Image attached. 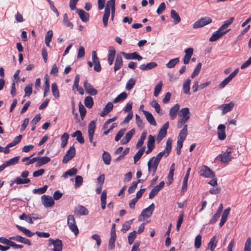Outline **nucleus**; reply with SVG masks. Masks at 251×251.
I'll list each match as a JSON object with an SVG mask.
<instances>
[{"instance_id": "nucleus-1", "label": "nucleus", "mask_w": 251, "mask_h": 251, "mask_svg": "<svg viewBox=\"0 0 251 251\" xmlns=\"http://www.w3.org/2000/svg\"><path fill=\"white\" fill-rule=\"evenodd\" d=\"M115 0H109L107 1L104 9V13L102 17V23L104 27L108 24V20L111 10V15L114 16L115 13Z\"/></svg>"}, {"instance_id": "nucleus-2", "label": "nucleus", "mask_w": 251, "mask_h": 251, "mask_svg": "<svg viewBox=\"0 0 251 251\" xmlns=\"http://www.w3.org/2000/svg\"><path fill=\"white\" fill-rule=\"evenodd\" d=\"M172 145V140L171 139L169 138L166 142V146L165 150L158 153L156 156L152 157V158L153 159V160H155L159 163L161 158L163 155L168 156L171 151Z\"/></svg>"}, {"instance_id": "nucleus-3", "label": "nucleus", "mask_w": 251, "mask_h": 251, "mask_svg": "<svg viewBox=\"0 0 251 251\" xmlns=\"http://www.w3.org/2000/svg\"><path fill=\"white\" fill-rule=\"evenodd\" d=\"M67 225L69 229L76 236L79 232L74 216L69 215L67 216Z\"/></svg>"}, {"instance_id": "nucleus-4", "label": "nucleus", "mask_w": 251, "mask_h": 251, "mask_svg": "<svg viewBox=\"0 0 251 251\" xmlns=\"http://www.w3.org/2000/svg\"><path fill=\"white\" fill-rule=\"evenodd\" d=\"M212 22V20L210 17H205L201 18L200 19L195 22L193 24V27L194 29L201 28L211 23Z\"/></svg>"}, {"instance_id": "nucleus-5", "label": "nucleus", "mask_w": 251, "mask_h": 251, "mask_svg": "<svg viewBox=\"0 0 251 251\" xmlns=\"http://www.w3.org/2000/svg\"><path fill=\"white\" fill-rule=\"evenodd\" d=\"M51 245L53 246V251H62L63 244L61 240L59 239L54 240L50 238L48 240V246L50 247Z\"/></svg>"}, {"instance_id": "nucleus-6", "label": "nucleus", "mask_w": 251, "mask_h": 251, "mask_svg": "<svg viewBox=\"0 0 251 251\" xmlns=\"http://www.w3.org/2000/svg\"><path fill=\"white\" fill-rule=\"evenodd\" d=\"M116 225L115 224H113L112 225V227L110 231V238L109 240L108 244V249L109 250H112L115 248V242L116 239Z\"/></svg>"}, {"instance_id": "nucleus-7", "label": "nucleus", "mask_w": 251, "mask_h": 251, "mask_svg": "<svg viewBox=\"0 0 251 251\" xmlns=\"http://www.w3.org/2000/svg\"><path fill=\"white\" fill-rule=\"evenodd\" d=\"M200 175L206 178H213L215 176V174L209 167L206 166H202L200 172Z\"/></svg>"}, {"instance_id": "nucleus-8", "label": "nucleus", "mask_w": 251, "mask_h": 251, "mask_svg": "<svg viewBox=\"0 0 251 251\" xmlns=\"http://www.w3.org/2000/svg\"><path fill=\"white\" fill-rule=\"evenodd\" d=\"M75 155V149L74 146L70 147L66 154L64 156L62 163L66 164L72 159Z\"/></svg>"}, {"instance_id": "nucleus-9", "label": "nucleus", "mask_w": 251, "mask_h": 251, "mask_svg": "<svg viewBox=\"0 0 251 251\" xmlns=\"http://www.w3.org/2000/svg\"><path fill=\"white\" fill-rule=\"evenodd\" d=\"M159 162L153 160L151 158L148 162V171L149 172H151L152 176H153L156 173Z\"/></svg>"}, {"instance_id": "nucleus-10", "label": "nucleus", "mask_w": 251, "mask_h": 251, "mask_svg": "<svg viewBox=\"0 0 251 251\" xmlns=\"http://www.w3.org/2000/svg\"><path fill=\"white\" fill-rule=\"evenodd\" d=\"M41 201L45 207H50L54 204V201L51 196L44 195L41 197Z\"/></svg>"}, {"instance_id": "nucleus-11", "label": "nucleus", "mask_w": 251, "mask_h": 251, "mask_svg": "<svg viewBox=\"0 0 251 251\" xmlns=\"http://www.w3.org/2000/svg\"><path fill=\"white\" fill-rule=\"evenodd\" d=\"M83 86L86 92L90 95L95 96L98 94V91L95 89L91 84L85 80L83 83Z\"/></svg>"}, {"instance_id": "nucleus-12", "label": "nucleus", "mask_w": 251, "mask_h": 251, "mask_svg": "<svg viewBox=\"0 0 251 251\" xmlns=\"http://www.w3.org/2000/svg\"><path fill=\"white\" fill-rule=\"evenodd\" d=\"M121 54H122L124 57L128 60L130 59H137L138 61H141L143 57L141 55L138 54L137 52H133L132 53H126L125 52L122 51L121 52Z\"/></svg>"}, {"instance_id": "nucleus-13", "label": "nucleus", "mask_w": 251, "mask_h": 251, "mask_svg": "<svg viewBox=\"0 0 251 251\" xmlns=\"http://www.w3.org/2000/svg\"><path fill=\"white\" fill-rule=\"evenodd\" d=\"M164 184L165 183L164 181H162L159 184L154 186L150 192L149 198L150 199L153 198L158 194L159 191L164 187Z\"/></svg>"}, {"instance_id": "nucleus-14", "label": "nucleus", "mask_w": 251, "mask_h": 251, "mask_svg": "<svg viewBox=\"0 0 251 251\" xmlns=\"http://www.w3.org/2000/svg\"><path fill=\"white\" fill-rule=\"evenodd\" d=\"M230 149H228L225 152L220 155L221 161L224 163H227L230 161L232 158Z\"/></svg>"}, {"instance_id": "nucleus-15", "label": "nucleus", "mask_w": 251, "mask_h": 251, "mask_svg": "<svg viewBox=\"0 0 251 251\" xmlns=\"http://www.w3.org/2000/svg\"><path fill=\"white\" fill-rule=\"evenodd\" d=\"M190 113L189 109L188 107H185L181 109L178 114L179 117L184 121H188L190 118Z\"/></svg>"}, {"instance_id": "nucleus-16", "label": "nucleus", "mask_w": 251, "mask_h": 251, "mask_svg": "<svg viewBox=\"0 0 251 251\" xmlns=\"http://www.w3.org/2000/svg\"><path fill=\"white\" fill-rule=\"evenodd\" d=\"M154 208L155 205L153 203H152L149 206L142 211L141 215L144 217H150L151 216Z\"/></svg>"}, {"instance_id": "nucleus-17", "label": "nucleus", "mask_w": 251, "mask_h": 251, "mask_svg": "<svg viewBox=\"0 0 251 251\" xmlns=\"http://www.w3.org/2000/svg\"><path fill=\"white\" fill-rule=\"evenodd\" d=\"M229 31V29L226 30L225 32H221L218 29V30L215 31L213 33L212 35L209 38V41L210 42H214L217 41L219 38L224 36L225 34H226Z\"/></svg>"}, {"instance_id": "nucleus-18", "label": "nucleus", "mask_w": 251, "mask_h": 251, "mask_svg": "<svg viewBox=\"0 0 251 251\" xmlns=\"http://www.w3.org/2000/svg\"><path fill=\"white\" fill-rule=\"evenodd\" d=\"M135 133V129H131L127 133H126V136L121 140V143L123 145H125L128 143L132 138L133 135H134Z\"/></svg>"}, {"instance_id": "nucleus-19", "label": "nucleus", "mask_w": 251, "mask_h": 251, "mask_svg": "<svg viewBox=\"0 0 251 251\" xmlns=\"http://www.w3.org/2000/svg\"><path fill=\"white\" fill-rule=\"evenodd\" d=\"M10 240H13L17 242H19L22 243H24L25 244H26L28 246L31 245V243L30 241L25 237H23L20 235H16L15 236H12L9 238Z\"/></svg>"}, {"instance_id": "nucleus-20", "label": "nucleus", "mask_w": 251, "mask_h": 251, "mask_svg": "<svg viewBox=\"0 0 251 251\" xmlns=\"http://www.w3.org/2000/svg\"><path fill=\"white\" fill-rule=\"evenodd\" d=\"M88 212L87 209L82 205H78L74 210V214L76 215H87Z\"/></svg>"}, {"instance_id": "nucleus-21", "label": "nucleus", "mask_w": 251, "mask_h": 251, "mask_svg": "<svg viewBox=\"0 0 251 251\" xmlns=\"http://www.w3.org/2000/svg\"><path fill=\"white\" fill-rule=\"evenodd\" d=\"M76 12L83 22H87L89 19V14L83 9H76Z\"/></svg>"}, {"instance_id": "nucleus-22", "label": "nucleus", "mask_w": 251, "mask_h": 251, "mask_svg": "<svg viewBox=\"0 0 251 251\" xmlns=\"http://www.w3.org/2000/svg\"><path fill=\"white\" fill-rule=\"evenodd\" d=\"M225 129L226 126L224 125L221 124L218 126V137L221 140H224L226 137Z\"/></svg>"}, {"instance_id": "nucleus-23", "label": "nucleus", "mask_w": 251, "mask_h": 251, "mask_svg": "<svg viewBox=\"0 0 251 251\" xmlns=\"http://www.w3.org/2000/svg\"><path fill=\"white\" fill-rule=\"evenodd\" d=\"M123 65L122 57L120 55L117 54L116 57L115 62L114 66V71L115 73L119 70Z\"/></svg>"}, {"instance_id": "nucleus-24", "label": "nucleus", "mask_w": 251, "mask_h": 251, "mask_svg": "<svg viewBox=\"0 0 251 251\" xmlns=\"http://www.w3.org/2000/svg\"><path fill=\"white\" fill-rule=\"evenodd\" d=\"M179 107L180 106L178 104H176L173 107L171 108L169 114L171 120H174L176 118Z\"/></svg>"}, {"instance_id": "nucleus-25", "label": "nucleus", "mask_w": 251, "mask_h": 251, "mask_svg": "<svg viewBox=\"0 0 251 251\" xmlns=\"http://www.w3.org/2000/svg\"><path fill=\"white\" fill-rule=\"evenodd\" d=\"M143 113L145 116L148 122L152 126H156V121L151 113L146 110H143Z\"/></svg>"}, {"instance_id": "nucleus-26", "label": "nucleus", "mask_w": 251, "mask_h": 251, "mask_svg": "<svg viewBox=\"0 0 251 251\" xmlns=\"http://www.w3.org/2000/svg\"><path fill=\"white\" fill-rule=\"evenodd\" d=\"M234 103L232 102H229L227 104H223L220 106V108L222 110V113L223 114L230 111L233 107H234Z\"/></svg>"}, {"instance_id": "nucleus-27", "label": "nucleus", "mask_w": 251, "mask_h": 251, "mask_svg": "<svg viewBox=\"0 0 251 251\" xmlns=\"http://www.w3.org/2000/svg\"><path fill=\"white\" fill-rule=\"evenodd\" d=\"M230 210V208L228 207L227 208L224 210L223 214L222 215V218L221 219V221L219 223L220 227H222L225 223L226 222L227 219L228 215H229V212Z\"/></svg>"}, {"instance_id": "nucleus-28", "label": "nucleus", "mask_w": 251, "mask_h": 251, "mask_svg": "<svg viewBox=\"0 0 251 251\" xmlns=\"http://www.w3.org/2000/svg\"><path fill=\"white\" fill-rule=\"evenodd\" d=\"M50 161V158L48 156L38 157L37 162L36 164V167H40L47 164Z\"/></svg>"}, {"instance_id": "nucleus-29", "label": "nucleus", "mask_w": 251, "mask_h": 251, "mask_svg": "<svg viewBox=\"0 0 251 251\" xmlns=\"http://www.w3.org/2000/svg\"><path fill=\"white\" fill-rule=\"evenodd\" d=\"M113 105L111 102H108L104 107L103 111L100 114L101 117H104L108 114L113 109Z\"/></svg>"}, {"instance_id": "nucleus-30", "label": "nucleus", "mask_w": 251, "mask_h": 251, "mask_svg": "<svg viewBox=\"0 0 251 251\" xmlns=\"http://www.w3.org/2000/svg\"><path fill=\"white\" fill-rule=\"evenodd\" d=\"M157 63L155 62H150L147 64H142L139 66V69L142 71L149 70L154 68L157 66Z\"/></svg>"}, {"instance_id": "nucleus-31", "label": "nucleus", "mask_w": 251, "mask_h": 251, "mask_svg": "<svg viewBox=\"0 0 251 251\" xmlns=\"http://www.w3.org/2000/svg\"><path fill=\"white\" fill-rule=\"evenodd\" d=\"M109 53L108 55V61L109 64L111 65L115 58V56L116 54V51L114 48L110 47L109 49Z\"/></svg>"}, {"instance_id": "nucleus-32", "label": "nucleus", "mask_w": 251, "mask_h": 251, "mask_svg": "<svg viewBox=\"0 0 251 251\" xmlns=\"http://www.w3.org/2000/svg\"><path fill=\"white\" fill-rule=\"evenodd\" d=\"M171 17L173 19V22L175 24H178L181 21L180 16L175 10H171Z\"/></svg>"}, {"instance_id": "nucleus-33", "label": "nucleus", "mask_w": 251, "mask_h": 251, "mask_svg": "<svg viewBox=\"0 0 251 251\" xmlns=\"http://www.w3.org/2000/svg\"><path fill=\"white\" fill-rule=\"evenodd\" d=\"M73 137H76V140L80 144H83L84 143V139L82 136L81 132L80 130H76L72 135Z\"/></svg>"}, {"instance_id": "nucleus-34", "label": "nucleus", "mask_w": 251, "mask_h": 251, "mask_svg": "<svg viewBox=\"0 0 251 251\" xmlns=\"http://www.w3.org/2000/svg\"><path fill=\"white\" fill-rule=\"evenodd\" d=\"M53 36V32L51 30H49L47 31L45 36V43L47 47L50 48V42Z\"/></svg>"}, {"instance_id": "nucleus-35", "label": "nucleus", "mask_w": 251, "mask_h": 251, "mask_svg": "<svg viewBox=\"0 0 251 251\" xmlns=\"http://www.w3.org/2000/svg\"><path fill=\"white\" fill-rule=\"evenodd\" d=\"M187 125H185L179 133L178 139L184 141L187 136Z\"/></svg>"}, {"instance_id": "nucleus-36", "label": "nucleus", "mask_w": 251, "mask_h": 251, "mask_svg": "<svg viewBox=\"0 0 251 251\" xmlns=\"http://www.w3.org/2000/svg\"><path fill=\"white\" fill-rule=\"evenodd\" d=\"M145 150V147L140 148L136 153L134 155V162L135 164L142 157Z\"/></svg>"}, {"instance_id": "nucleus-37", "label": "nucleus", "mask_w": 251, "mask_h": 251, "mask_svg": "<svg viewBox=\"0 0 251 251\" xmlns=\"http://www.w3.org/2000/svg\"><path fill=\"white\" fill-rule=\"evenodd\" d=\"M16 226L20 231L23 232L27 237H32L34 234V233L32 232L29 229H26L25 227L21 226L19 225H17Z\"/></svg>"}, {"instance_id": "nucleus-38", "label": "nucleus", "mask_w": 251, "mask_h": 251, "mask_svg": "<svg viewBox=\"0 0 251 251\" xmlns=\"http://www.w3.org/2000/svg\"><path fill=\"white\" fill-rule=\"evenodd\" d=\"M30 181V180L29 178H21L20 177H17L14 179L12 183H15L17 184H23L28 183Z\"/></svg>"}, {"instance_id": "nucleus-39", "label": "nucleus", "mask_w": 251, "mask_h": 251, "mask_svg": "<svg viewBox=\"0 0 251 251\" xmlns=\"http://www.w3.org/2000/svg\"><path fill=\"white\" fill-rule=\"evenodd\" d=\"M191 83V79L187 78L183 84V89L184 93L186 94H190V85Z\"/></svg>"}, {"instance_id": "nucleus-40", "label": "nucleus", "mask_w": 251, "mask_h": 251, "mask_svg": "<svg viewBox=\"0 0 251 251\" xmlns=\"http://www.w3.org/2000/svg\"><path fill=\"white\" fill-rule=\"evenodd\" d=\"M175 171V163L171 165L169 174L168 175V182L169 184L172 183L173 180V176Z\"/></svg>"}, {"instance_id": "nucleus-41", "label": "nucleus", "mask_w": 251, "mask_h": 251, "mask_svg": "<svg viewBox=\"0 0 251 251\" xmlns=\"http://www.w3.org/2000/svg\"><path fill=\"white\" fill-rule=\"evenodd\" d=\"M179 61V57L171 59L166 65L168 68H174Z\"/></svg>"}, {"instance_id": "nucleus-42", "label": "nucleus", "mask_w": 251, "mask_h": 251, "mask_svg": "<svg viewBox=\"0 0 251 251\" xmlns=\"http://www.w3.org/2000/svg\"><path fill=\"white\" fill-rule=\"evenodd\" d=\"M19 159H20V156H17L14 157L12 158H11L10 159L5 162L4 163H5L6 167H7L8 166H10L11 165H14L17 164L19 160Z\"/></svg>"}, {"instance_id": "nucleus-43", "label": "nucleus", "mask_w": 251, "mask_h": 251, "mask_svg": "<svg viewBox=\"0 0 251 251\" xmlns=\"http://www.w3.org/2000/svg\"><path fill=\"white\" fill-rule=\"evenodd\" d=\"M127 98V94L124 92L119 95L113 100V103H118L124 100Z\"/></svg>"}, {"instance_id": "nucleus-44", "label": "nucleus", "mask_w": 251, "mask_h": 251, "mask_svg": "<svg viewBox=\"0 0 251 251\" xmlns=\"http://www.w3.org/2000/svg\"><path fill=\"white\" fill-rule=\"evenodd\" d=\"M69 137V135L68 133H64L61 136V148H64L67 144L68 140Z\"/></svg>"}, {"instance_id": "nucleus-45", "label": "nucleus", "mask_w": 251, "mask_h": 251, "mask_svg": "<svg viewBox=\"0 0 251 251\" xmlns=\"http://www.w3.org/2000/svg\"><path fill=\"white\" fill-rule=\"evenodd\" d=\"M77 169L75 168H72L69 169V170H68L67 171H66V172H65L63 174L62 177H63L64 178H66L69 176H72L73 175H75L77 174Z\"/></svg>"}, {"instance_id": "nucleus-46", "label": "nucleus", "mask_w": 251, "mask_h": 251, "mask_svg": "<svg viewBox=\"0 0 251 251\" xmlns=\"http://www.w3.org/2000/svg\"><path fill=\"white\" fill-rule=\"evenodd\" d=\"M84 104L87 108H92L94 104L93 98L90 96L86 97L85 98Z\"/></svg>"}, {"instance_id": "nucleus-47", "label": "nucleus", "mask_w": 251, "mask_h": 251, "mask_svg": "<svg viewBox=\"0 0 251 251\" xmlns=\"http://www.w3.org/2000/svg\"><path fill=\"white\" fill-rule=\"evenodd\" d=\"M102 159L105 164L109 165L111 161V156L110 154L106 151H104L102 154Z\"/></svg>"}, {"instance_id": "nucleus-48", "label": "nucleus", "mask_w": 251, "mask_h": 251, "mask_svg": "<svg viewBox=\"0 0 251 251\" xmlns=\"http://www.w3.org/2000/svg\"><path fill=\"white\" fill-rule=\"evenodd\" d=\"M32 83L28 84L25 88L24 91L25 93V97H29L32 93Z\"/></svg>"}, {"instance_id": "nucleus-49", "label": "nucleus", "mask_w": 251, "mask_h": 251, "mask_svg": "<svg viewBox=\"0 0 251 251\" xmlns=\"http://www.w3.org/2000/svg\"><path fill=\"white\" fill-rule=\"evenodd\" d=\"M133 220V219H131L130 221H126L123 225L121 229V231L123 232H124V233L126 232L127 230H128L130 228Z\"/></svg>"}, {"instance_id": "nucleus-50", "label": "nucleus", "mask_w": 251, "mask_h": 251, "mask_svg": "<svg viewBox=\"0 0 251 251\" xmlns=\"http://www.w3.org/2000/svg\"><path fill=\"white\" fill-rule=\"evenodd\" d=\"M51 91L52 95L56 98L59 97V92L57 88V84L53 83L51 84Z\"/></svg>"}, {"instance_id": "nucleus-51", "label": "nucleus", "mask_w": 251, "mask_h": 251, "mask_svg": "<svg viewBox=\"0 0 251 251\" xmlns=\"http://www.w3.org/2000/svg\"><path fill=\"white\" fill-rule=\"evenodd\" d=\"M163 86V83L161 81H159L155 86L154 91V96L155 97H157L162 89V87Z\"/></svg>"}, {"instance_id": "nucleus-52", "label": "nucleus", "mask_w": 251, "mask_h": 251, "mask_svg": "<svg viewBox=\"0 0 251 251\" xmlns=\"http://www.w3.org/2000/svg\"><path fill=\"white\" fill-rule=\"evenodd\" d=\"M136 83V80L131 78H130L126 84V88L127 90H130L135 85Z\"/></svg>"}, {"instance_id": "nucleus-53", "label": "nucleus", "mask_w": 251, "mask_h": 251, "mask_svg": "<svg viewBox=\"0 0 251 251\" xmlns=\"http://www.w3.org/2000/svg\"><path fill=\"white\" fill-rule=\"evenodd\" d=\"M215 236L212 237L208 243V248L211 250V251H214V249L216 247L217 243H215Z\"/></svg>"}, {"instance_id": "nucleus-54", "label": "nucleus", "mask_w": 251, "mask_h": 251, "mask_svg": "<svg viewBox=\"0 0 251 251\" xmlns=\"http://www.w3.org/2000/svg\"><path fill=\"white\" fill-rule=\"evenodd\" d=\"M136 231H133L129 233L128 235V242L129 245L133 244L134 239L136 237Z\"/></svg>"}, {"instance_id": "nucleus-55", "label": "nucleus", "mask_w": 251, "mask_h": 251, "mask_svg": "<svg viewBox=\"0 0 251 251\" xmlns=\"http://www.w3.org/2000/svg\"><path fill=\"white\" fill-rule=\"evenodd\" d=\"M63 23L65 24L66 26L69 27L70 28H72L73 27V24L72 22H70L68 19V15L66 13L63 15Z\"/></svg>"}, {"instance_id": "nucleus-56", "label": "nucleus", "mask_w": 251, "mask_h": 251, "mask_svg": "<svg viewBox=\"0 0 251 251\" xmlns=\"http://www.w3.org/2000/svg\"><path fill=\"white\" fill-rule=\"evenodd\" d=\"M78 107H79V111L80 113V117L82 120L83 119L84 117L85 116L86 113V110L85 108L84 107V105L81 103V102H79L78 104Z\"/></svg>"}, {"instance_id": "nucleus-57", "label": "nucleus", "mask_w": 251, "mask_h": 251, "mask_svg": "<svg viewBox=\"0 0 251 251\" xmlns=\"http://www.w3.org/2000/svg\"><path fill=\"white\" fill-rule=\"evenodd\" d=\"M201 65H201V63H199L197 64V65L196 66V67H195V68L194 70L193 73L191 75V77L192 78H194L196 75H197L199 74V73L201 71Z\"/></svg>"}, {"instance_id": "nucleus-58", "label": "nucleus", "mask_w": 251, "mask_h": 251, "mask_svg": "<svg viewBox=\"0 0 251 251\" xmlns=\"http://www.w3.org/2000/svg\"><path fill=\"white\" fill-rule=\"evenodd\" d=\"M201 245V236L200 234L196 236L195 239V247L199 249Z\"/></svg>"}, {"instance_id": "nucleus-59", "label": "nucleus", "mask_w": 251, "mask_h": 251, "mask_svg": "<svg viewBox=\"0 0 251 251\" xmlns=\"http://www.w3.org/2000/svg\"><path fill=\"white\" fill-rule=\"evenodd\" d=\"M48 188V186L45 185L43 187L38 189H34L33 190V193L34 194H42L46 192Z\"/></svg>"}, {"instance_id": "nucleus-60", "label": "nucleus", "mask_w": 251, "mask_h": 251, "mask_svg": "<svg viewBox=\"0 0 251 251\" xmlns=\"http://www.w3.org/2000/svg\"><path fill=\"white\" fill-rule=\"evenodd\" d=\"M155 139L153 136L150 135L148 136V141L147 143V147L154 148L155 146Z\"/></svg>"}, {"instance_id": "nucleus-61", "label": "nucleus", "mask_w": 251, "mask_h": 251, "mask_svg": "<svg viewBox=\"0 0 251 251\" xmlns=\"http://www.w3.org/2000/svg\"><path fill=\"white\" fill-rule=\"evenodd\" d=\"M83 182V178L81 176H76L75 177V187L77 188L81 186Z\"/></svg>"}, {"instance_id": "nucleus-62", "label": "nucleus", "mask_w": 251, "mask_h": 251, "mask_svg": "<svg viewBox=\"0 0 251 251\" xmlns=\"http://www.w3.org/2000/svg\"><path fill=\"white\" fill-rule=\"evenodd\" d=\"M166 134L167 131L160 128L157 138L158 142L161 141L166 136Z\"/></svg>"}, {"instance_id": "nucleus-63", "label": "nucleus", "mask_w": 251, "mask_h": 251, "mask_svg": "<svg viewBox=\"0 0 251 251\" xmlns=\"http://www.w3.org/2000/svg\"><path fill=\"white\" fill-rule=\"evenodd\" d=\"M151 105L155 109L156 112L159 113L160 111V106L156 100H153L151 102Z\"/></svg>"}, {"instance_id": "nucleus-64", "label": "nucleus", "mask_w": 251, "mask_h": 251, "mask_svg": "<svg viewBox=\"0 0 251 251\" xmlns=\"http://www.w3.org/2000/svg\"><path fill=\"white\" fill-rule=\"evenodd\" d=\"M232 79L229 76L225 78L219 84V87L220 89L224 88Z\"/></svg>"}]
</instances>
